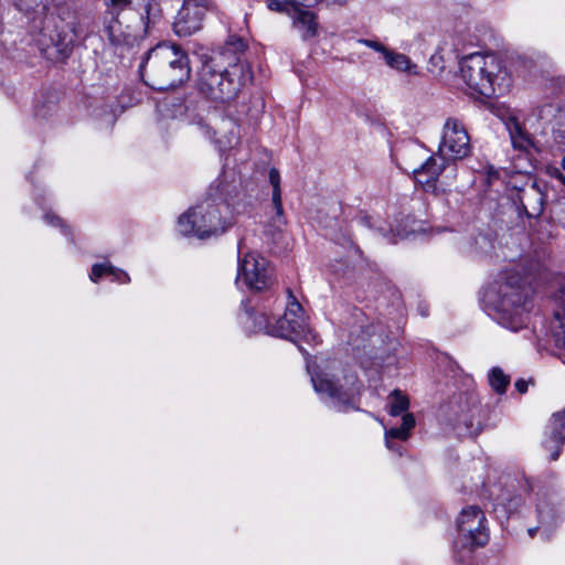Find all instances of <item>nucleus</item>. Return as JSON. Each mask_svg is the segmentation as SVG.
<instances>
[{
    "label": "nucleus",
    "instance_id": "obj_1",
    "mask_svg": "<svg viewBox=\"0 0 565 565\" xmlns=\"http://www.w3.org/2000/svg\"><path fill=\"white\" fill-rule=\"evenodd\" d=\"M525 279L505 270L484 291L488 313L503 328L516 332L526 327L532 308Z\"/></svg>",
    "mask_w": 565,
    "mask_h": 565
},
{
    "label": "nucleus",
    "instance_id": "obj_2",
    "mask_svg": "<svg viewBox=\"0 0 565 565\" xmlns=\"http://www.w3.org/2000/svg\"><path fill=\"white\" fill-rule=\"evenodd\" d=\"M252 78L249 64L239 57L228 67H221L214 60H210L198 71L195 88L210 102L227 104L237 97Z\"/></svg>",
    "mask_w": 565,
    "mask_h": 565
},
{
    "label": "nucleus",
    "instance_id": "obj_3",
    "mask_svg": "<svg viewBox=\"0 0 565 565\" xmlns=\"http://www.w3.org/2000/svg\"><path fill=\"white\" fill-rule=\"evenodd\" d=\"M139 70L145 83L159 90L186 82L191 74L186 53L179 45L168 43L151 49Z\"/></svg>",
    "mask_w": 565,
    "mask_h": 565
},
{
    "label": "nucleus",
    "instance_id": "obj_4",
    "mask_svg": "<svg viewBox=\"0 0 565 565\" xmlns=\"http://www.w3.org/2000/svg\"><path fill=\"white\" fill-rule=\"evenodd\" d=\"M160 111H169L168 117L178 118L185 116L190 125L196 128L198 132L211 140L220 151L232 149L239 143L241 134L238 124L230 117L224 116L216 108L207 111H195L189 109L180 99L164 102L160 105Z\"/></svg>",
    "mask_w": 565,
    "mask_h": 565
},
{
    "label": "nucleus",
    "instance_id": "obj_5",
    "mask_svg": "<svg viewBox=\"0 0 565 565\" xmlns=\"http://www.w3.org/2000/svg\"><path fill=\"white\" fill-rule=\"evenodd\" d=\"M234 224V214L227 202L210 193L178 220V231L200 239L224 234Z\"/></svg>",
    "mask_w": 565,
    "mask_h": 565
},
{
    "label": "nucleus",
    "instance_id": "obj_6",
    "mask_svg": "<svg viewBox=\"0 0 565 565\" xmlns=\"http://www.w3.org/2000/svg\"><path fill=\"white\" fill-rule=\"evenodd\" d=\"M87 28L83 19L67 11L63 15L46 14L38 39L41 51L50 58H64L68 55L77 38L84 35Z\"/></svg>",
    "mask_w": 565,
    "mask_h": 565
},
{
    "label": "nucleus",
    "instance_id": "obj_7",
    "mask_svg": "<svg viewBox=\"0 0 565 565\" xmlns=\"http://www.w3.org/2000/svg\"><path fill=\"white\" fill-rule=\"evenodd\" d=\"M459 65L460 78L468 94L483 97L494 95V81L500 71L495 56L472 53L462 57Z\"/></svg>",
    "mask_w": 565,
    "mask_h": 565
},
{
    "label": "nucleus",
    "instance_id": "obj_8",
    "mask_svg": "<svg viewBox=\"0 0 565 565\" xmlns=\"http://www.w3.org/2000/svg\"><path fill=\"white\" fill-rule=\"evenodd\" d=\"M457 537L455 548L470 553L476 547L484 546L490 539L488 520L477 505L463 508L456 520Z\"/></svg>",
    "mask_w": 565,
    "mask_h": 565
},
{
    "label": "nucleus",
    "instance_id": "obj_9",
    "mask_svg": "<svg viewBox=\"0 0 565 565\" xmlns=\"http://www.w3.org/2000/svg\"><path fill=\"white\" fill-rule=\"evenodd\" d=\"M250 291H263L273 282V269L269 262L256 252L244 253L243 243L238 244V266L235 280Z\"/></svg>",
    "mask_w": 565,
    "mask_h": 565
},
{
    "label": "nucleus",
    "instance_id": "obj_10",
    "mask_svg": "<svg viewBox=\"0 0 565 565\" xmlns=\"http://www.w3.org/2000/svg\"><path fill=\"white\" fill-rule=\"evenodd\" d=\"M470 136L463 122L455 117H448L441 128L437 156L443 161L463 160L471 154Z\"/></svg>",
    "mask_w": 565,
    "mask_h": 565
},
{
    "label": "nucleus",
    "instance_id": "obj_11",
    "mask_svg": "<svg viewBox=\"0 0 565 565\" xmlns=\"http://www.w3.org/2000/svg\"><path fill=\"white\" fill-rule=\"evenodd\" d=\"M265 333L296 342L298 338H307L311 330L307 323L301 305L288 291V303L285 313L274 324L260 323Z\"/></svg>",
    "mask_w": 565,
    "mask_h": 565
},
{
    "label": "nucleus",
    "instance_id": "obj_12",
    "mask_svg": "<svg viewBox=\"0 0 565 565\" xmlns=\"http://www.w3.org/2000/svg\"><path fill=\"white\" fill-rule=\"evenodd\" d=\"M315 391L328 399L331 407L339 412L355 409L360 387L354 376L345 379L347 386L335 383L328 374L311 376Z\"/></svg>",
    "mask_w": 565,
    "mask_h": 565
},
{
    "label": "nucleus",
    "instance_id": "obj_13",
    "mask_svg": "<svg viewBox=\"0 0 565 565\" xmlns=\"http://www.w3.org/2000/svg\"><path fill=\"white\" fill-rule=\"evenodd\" d=\"M213 9L212 0H183L173 22L174 33L178 36H190L200 31L205 15Z\"/></svg>",
    "mask_w": 565,
    "mask_h": 565
},
{
    "label": "nucleus",
    "instance_id": "obj_14",
    "mask_svg": "<svg viewBox=\"0 0 565 565\" xmlns=\"http://www.w3.org/2000/svg\"><path fill=\"white\" fill-rule=\"evenodd\" d=\"M405 163V170L411 171L415 182L426 190H434L436 188L438 177L446 168V161H443L437 153L428 157L418 166L412 164L407 161Z\"/></svg>",
    "mask_w": 565,
    "mask_h": 565
},
{
    "label": "nucleus",
    "instance_id": "obj_15",
    "mask_svg": "<svg viewBox=\"0 0 565 565\" xmlns=\"http://www.w3.org/2000/svg\"><path fill=\"white\" fill-rule=\"evenodd\" d=\"M544 434L543 446L551 450V460H557L565 441V409L552 415Z\"/></svg>",
    "mask_w": 565,
    "mask_h": 565
},
{
    "label": "nucleus",
    "instance_id": "obj_16",
    "mask_svg": "<svg viewBox=\"0 0 565 565\" xmlns=\"http://www.w3.org/2000/svg\"><path fill=\"white\" fill-rule=\"evenodd\" d=\"M536 510H537V519H539L540 526L530 527L527 530L529 535L531 537H533L535 532L537 530H541L542 534L545 537H548L551 531L553 529H555L556 525L561 522L562 512L557 508L554 498L551 500L540 499Z\"/></svg>",
    "mask_w": 565,
    "mask_h": 565
},
{
    "label": "nucleus",
    "instance_id": "obj_17",
    "mask_svg": "<svg viewBox=\"0 0 565 565\" xmlns=\"http://www.w3.org/2000/svg\"><path fill=\"white\" fill-rule=\"evenodd\" d=\"M119 14L105 13L104 17V33L109 43L114 46H130L137 40V35L130 31V26L124 28L118 20Z\"/></svg>",
    "mask_w": 565,
    "mask_h": 565
},
{
    "label": "nucleus",
    "instance_id": "obj_18",
    "mask_svg": "<svg viewBox=\"0 0 565 565\" xmlns=\"http://www.w3.org/2000/svg\"><path fill=\"white\" fill-rule=\"evenodd\" d=\"M288 15L291 18L294 29L300 34L302 40L308 41L318 35L319 24L312 11L298 4V7L290 8Z\"/></svg>",
    "mask_w": 565,
    "mask_h": 565
},
{
    "label": "nucleus",
    "instance_id": "obj_19",
    "mask_svg": "<svg viewBox=\"0 0 565 565\" xmlns=\"http://www.w3.org/2000/svg\"><path fill=\"white\" fill-rule=\"evenodd\" d=\"M539 117L552 124L555 142L565 147V108L547 104L540 108Z\"/></svg>",
    "mask_w": 565,
    "mask_h": 565
},
{
    "label": "nucleus",
    "instance_id": "obj_20",
    "mask_svg": "<svg viewBox=\"0 0 565 565\" xmlns=\"http://www.w3.org/2000/svg\"><path fill=\"white\" fill-rule=\"evenodd\" d=\"M269 182L273 186L271 202L275 210V217L273 218L274 225L280 228L285 224L284 209L281 202V190H280V174L277 169L273 168L269 171Z\"/></svg>",
    "mask_w": 565,
    "mask_h": 565
},
{
    "label": "nucleus",
    "instance_id": "obj_21",
    "mask_svg": "<svg viewBox=\"0 0 565 565\" xmlns=\"http://www.w3.org/2000/svg\"><path fill=\"white\" fill-rule=\"evenodd\" d=\"M383 60L388 67L396 72L406 75H416L418 73L417 65L406 54L390 50L385 52Z\"/></svg>",
    "mask_w": 565,
    "mask_h": 565
},
{
    "label": "nucleus",
    "instance_id": "obj_22",
    "mask_svg": "<svg viewBox=\"0 0 565 565\" xmlns=\"http://www.w3.org/2000/svg\"><path fill=\"white\" fill-rule=\"evenodd\" d=\"M415 427V418L413 414L405 413L402 418L401 427H393L385 430V444L391 450H397L392 443V439L406 440L411 435V430Z\"/></svg>",
    "mask_w": 565,
    "mask_h": 565
},
{
    "label": "nucleus",
    "instance_id": "obj_23",
    "mask_svg": "<svg viewBox=\"0 0 565 565\" xmlns=\"http://www.w3.org/2000/svg\"><path fill=\"white\" fill-rule=\"evenodd\" d=\"M105 275L111 276V279L119 284H127L130 281V277L126 271L114 267L109 263L93 265L89 278L92 281L97 282Z\"/></svg>",
    "mask_w": 565,
    "mask_h": 565
},
{
    "label": "nucleus",
    "instance_id": "obj_24",
    "mask_svg": "<svg viewBox=\"0 0 565 565\" xmlns=\"http://www.w3.org/2000/svg\"><path fill=\"white\" fill-rule=\"evenodd\" d=\"M520 202L529 217H537L543 212V194L535 189L523 192Z\"/></svg>",
    "mask_w": 565,
    "mask_h": 565
},
{
    "label": "nucleus",
    "instance_id": "obj_25",
    "mask_svg": "<svg viewBox=\"0 0 565 565\" xmlns=\"http://www.w3.org/2000/svg\"><path fill=\"white\" fill-rule=\"evenodd\" d=\"M507 126L512 143L515 148L525 150L533 145L531 136L523 129L519 121L512 119Z\"/></svg>",
    "mask_w": 565,
    "mask_h": 565
},
{
    "label": "nucleus",
    "instance_id": "obj_26",
    "mask_svg": "<svg viewBox=\"0 0 565 565\" xmlns=\"http://www.w3.org/2000/svg\"><path fill=\"white\" fill-rule=\"evenodd\" d=\"M387 407L390 415L396 417L407 412L409 399L406 394L399 390H394L387 397Z\"/></svg>",
    "mask_w": 565,
    "mask_h": 565
},
{
    "label": "nucleus",
    "instance_id": "obj_27",
    "mask_svg": "<svg viewBox=\"0 0 565 565\" xmlns=\"http://www.w3.org/2000/svg\"><path fill=\"white\" fill-rule=\"evenodd\" d=\"M488 380L492 390L498 394L505 393L510 385V376L507 375L499 366H494L489 371Z\"/></svg>",
    "mask_w": 565,
    "mask_h": 565
},
{
    "label": "nucleus",
    "instance_id": "obj_28",
    "mask_svg": "<svg viewBox=\"0 0 565 565\" xmlns=\"http://www.w3.org/2000/svg\"><path fill=\"white\" fill-rule=\"evenodd\" d=\"M264 322H267L268 324H273L270 322V319L269 317L262 312V313H255V312H252V311H246V321H245V326L247 329H249L250 331H254V332H265V329H260V323H264Z\"/></svg>",
    "mask_w": 565,
    "mask_h": 565
},
{
    "label": "nucleus",
    "instance_id": "obj_29",
    "mask_svg": "<svg viewBox=\"0 0 565 565\" xmlns=\"http://www.w3.org/2000/svg\"><path fill=\"white\" fill-rule=\"evenodd\" d=\"M106 11L105 13L119 14L126 8L129 7L131 0H105Z\"/></svg>",
    "mask_w": 565,
    "mask_h": 565
},
{
    "label": "nucleus",
    "instance_id": "obj_30",
    "mask_svg": "<svg viewBox=\"0 0 565 565\" xmlns=\"http://www.w3.org/2000/svg\"><path fill=\"white\" fill-rule=\"evenodd\" d=\"M267 7L271 11L276 12H286L288 14V11H290L291 7H298L296 3H291L289 1H281V0H268Z\"/></svg>",
    "mask_w": 565,
    "mask_h": 565
},
{
    "label": "nucleus",
    "instance_id": "obj_31",
    "mask_svg": "<svg viewBox=\"0 0 565 565\" xmlns=\"http://www.w3.org/2000/svg\"><path fill=\"white\" fill-rule=\"evenodd\" d=\"M18 7L20 10L23 11H38V9L41 7L44 11L46 9V6L43 3V0H17Z\"/></svg>",
    "mask_w": 565,
    "mask_h": 565
},
{
    "label": "nucleus",
    "instance_id": "obj_32",
    "mask_svg": "<svg viewBox=\"0 0 565 565\" xmlns=\"http://www.w3.org/2000/svg\"><path fill=\"white\" fill-rule=\"evenodd\" d=\"M470 415H459L457 418V423L466 426L467 429L471 430L475 427V417L478 413V407L475 405L469 409Z\"/></svg>",
    "mask_w": 565,
    "mask_h": 565
},
{
    "label": "nucleus",
    "instance_id": "obj_33",
    "mask_svg": "<svg viewBox=\"0 0 565 565\" xmlns=\"http://www.w3.org/2000/svg\"><path fill=\"white\" fill-rule=\"evenodd\" d=\"M360 44H363L379 53L382 54V56L384 57L385 56V52H388L390 49H387L385 45H383L381 42L379 41H374V40H369V39H360L358 41Z\"/></svg>",
    "mask_w": 565,
    "mask_h": 565
},
{
    "label": "nucleus",
    "instance_id": "obj_34",
    "mask_svg": "<svg viewBox=\"0 0 565 565\" xmlns=\"http://www.w3.org/2000/svg\"><path fill=\"white\" fill-rule=\"evenodd\" d=\"M245 49V43L239 38H231L227 42V51L242 52Z\"/></svg>",
    "mask_w": 565,
    "mask_h": 565
},
{
    "label": "nucleus",
    "instance_id": "obj_35",
    "mask_svg": "<svg viewBox=\"0 0 565 565\" xmlns=\"http://www.w3.org/2000/svg\"><path fill=\"white\" fill-rule=\"evenodd\" d=\"M44 220L47 222V224H51L53 226H60L62 228V232L67 234V228L60 217L52 214H45Z\"/></svg>",
    "mask_w": 565,
    "mask_h": 565
},
{
    "label": "nucleus",
    "instance_id": "obj_36",
    "mask_svg": "<svg viewBox=\"0 0 565 565\" xmlns=\"http://www.w3.org/2000/svg\"><path fill=\"white\" fill-rule=\"evenodd\" d=\"M546 172L551 177L557 179L558 181H561L562 184L565 185V175L562 173V171L557 167H547Z\"/></svg>",
    "mask_w": 565,
    "mask_h": 565
},
{
    "label": "nucleus",
    "instance_id": "obj_37",
    "mask_svg": "<svg viewBox=\"0 0 565 565\" xmlns=\"http://www.w3.org/2000/svg\"><path fill=\"white\" fill-rule=\"evenodd\" d=\"M515 388L518 390L519 393L524 394L529 388V383L523 379H519L515 382Z\"/></svg>",
    "mask_w": 565,
    "mask_h": 565
},
{
    "label": "nucleus",
    "instance_id": "obj_38",
    "mask_svg": "<svg viewBox=\"0 0 565 565\" xmlns=\"http://www.w3.org/2000/svg\"><path fill=\"white\" fill-rule=\"evenodd\" d=\"M395 231H396V235H397L398 237H401V238H405V237H407L411 233H413V232H414V230H413V231H407V230H405V228H403V230L396 228Z\"/></svg>",
    "mask_w": 565,
    "mask_h": 565
},
{
    "label": "nucleus",
    "instance_id": "obj_39",
    "mask_svg": "<svg viewBox=\"0 0 565 565\" xmlns=\"http://www.w3.org/2000/svg\"><path fill=\"white\" fill-rule=\"evenodd\" d=\"M557 220H558L559 224L565 226V207L558 213Z\"/></svg>",
    "mask_w": 565,
    "mask_h": 565
},
{
    "label": "nucleus",
    "instance_id": "obj_40",
    "mask_svg": "<svg viewBox=\"0 0 565 565\" xmlns=\"http://www.w3.org/2000/svg\"><path fill=\"white\" fill-rule=\"evenodd\" d=\"M422 149L415 147L414 149L411 150V153H414V154H418V153H422Z\"/></svg>",
    "mask_w": 565,
    "mask_h": 565
},
{
    "label": "nucleus",
    "instance_id": "obj_41",
    "mask_svg": "<svg viewBox=\"0 0 565 565\" xmlns=\"http://www.w3.org/2000/svg\"><path fill=\"white\" fill-rule=\"evenodd\" d=\"M561 167L565 171V156L561 160Z\"/></svg>",
    "mask_w": 565,
    "mask_h": 565
}]
</instances>
